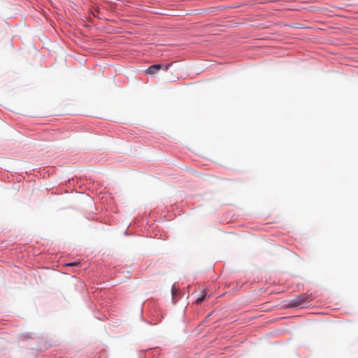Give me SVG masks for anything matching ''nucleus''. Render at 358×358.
Segmentation results:
<instances>
[{
	"mask_svg": "<svg viewBox=\"0 0 358 358\" xmlns=\"http://www.w3.org/2000/svg\"><path fill=\"white\" fill-rule=\"evenodd\" d=\"M311 301L310 296L306 294H301L289 301L288 307L294 308Z\"/></svg>",
	"mask_w": 358,
	"mask_h": 358,
	"instance_id": "f257e3e1",
	"label": "nucleus"
},
{
	"mask_svg": "<svg viewBox=\"0 0 358 358\" xmlns=\"http://www.w3.org/2000/svg\"><path fill=\"white\" fill-rule=\"evenodd\" d=\"M172 65V63L167 64H154L148 68L145 71L146 74L154 75L157 73L159 70L163 69L164 71H168L169 67Z\"/></svg>",
	"mask_w": 358,
	"mask_h": 358,
	"instance_id": "f03ea898",
	"label": "nucleus"
},
{
	"mask_svg": "<svg viewBox=\"0 0 358 358\" xmlns=\"http://www.w3.org/2000/svg\"><path fill=\"white\" fill-rule=\"evenodd\" d=\"M206 297V294H203L201 297H199L196 301V303L197 304H199L201 303Z\"/></svg>",
	"mask_w": 358,
	"mask_h": 358,
	"instance_id": "7ed1b4c3",
	"label": "nucleus"
},
{
	"mask_svg": "<svg viewBox=\"0 0 358 358\" xmlns=\"http://www.w3.org/2000/svg\"><path fill=\"white\" fill-rule=\"evenodd\" d=\"M78 262H71V263H69V264H67L66 266H76L78 265Z\"/></svg>",
	"mask_w": 358,
	"mask_h": 358,
	"instance_id": "20e7f679",
	"label": "nucleus"
}]
</instances>
